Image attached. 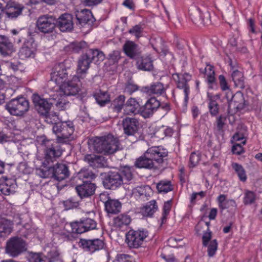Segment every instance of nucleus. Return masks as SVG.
Wrapping results in <instances>:
<instances>
[{
  "instance_id": "nucleus-1",
  "label": "nucleus",
  "mask_w": 262,
  "mask_h": 262,
  "mask_svg": "<svg viewBox=\"0 0 262 262\" xmlns=\"http://www.w3.org/2000/svg\"><path fill=\"white\" fill-rule=\"evenodd\" d=\"M167 155L166 149L160 146H153L136 160L135 165L140 168L156 169L159 168L160 164L163 162Z\"/></svg>"
},
{
  "instance_id": "nucleus-2",
  "label": "nucleus",
  "mask_w": 262,
  "mask_h": 262,
  "mask_svg": "<svg viewBox=\"0 0 262 262\" xmlns=\"http://www.w3.org/2000/svg\"><path fill=\"white\" fill-rule=\"evenodd\" d=\"M95 150L104 155H111L121 149L119 139L112 135L97 137L94 141Z\"/></svg>"
},
{
  "instance_id": "nucleus-3",
  "label": "nucleus",
  "mask_w": 262,
  "mask_h": 262,
  "mask_svg": "<svg viewBox=\"0 0 262 262\" xmlns=\"http://www.w3.org/2000/svg\"><path fill=\"white\" fill-rule=\"evenodd\" d=\"M59 143L49 139L42 140V145L45 147L43 164L50 165L61 156L63 150Z\"/></svg>"
},
{
  "instance_id": "nucleus-4",
  "label": "nucleus",
  "mask_w": 262,
  "mask_h": 262,
  "mask_svg": "<svg viewBox=\"0 0 262 262\" xmlns=\"http://www.w3.org/2000/svg\"><path fill=\"white\" fill-rule=\"evenodd\" d=\"M29 102L24 97L16 98L10 100L5 105V108L13 116H23L29 109Z\"/></svg>"
},
{
  "instance_id": "nucleus-5",
  "label": "nucleus",
  "mask_w": 262,
  "mask_h": 262,
  "mask_svg": "<svg viewBox=\"0 0 262 262\" xmlns=\"http://www.w3.org/2000/svg\"><path fill=\"white\" fill-rule=\"evenodd\" d=\"M27 249L26 241L20 237L16 236L10 237L6 243V252L15 257Z\"/></svg>"
},
{
  "instance_id": "nucleus-6",
  "label": "nucleus",
  "mask_w": 262,
  "mask_h": 262,
  "mask_svg": "<svg viewBox=\"0 0 262 262\" xmlns=\"http://www.w3.org/2000/svg\"><path fill=\"white\" fill-rule=\"evenodd\" d=\"M53 132L57 136L58 142L64 143L74 131L73 123L71 121L59 122L53 126Z\"/></svg>"
},
{
  "instance_id": "nucleus-7",
  "label": "nucleus",
  "mask_w": 262,
  "mask_h": 262,
  "mask_svg": "<svg viewBox=\"0 0 262 262\" xmlns=\"http://www.w3.org/2000/svg\"><path fill=\"white\" fill-rule=\"evenodd\" d=\"M69 226L71 230V232L77 234H81L96 228V222L90 218H83L79 221H75L70 223Z\"/></svg>"
},
{
  "instance_id": "nucleus-8",
  "label": "nucleus",
  "mask_w": 262,
  "mask_h": 262,
  "mask_svg": "<svg viewBox=\"0 0 262 262\" xmlns=\"http://www.w3.org/2000/svg\"><path fill=\"white\" fill-rule=\"evenodd\" d=\"M172 76L176 83L177 88L183 91L185 95L184 102L187 104L190 93V86L188 82L191 80L192 76L188 73H177L173 74Z\"/></svg>"
},
{
  "instance_id": "nucleus-9",
  "label": "nucleus",
  "mask_w": 262,
  "mask_h": 262,
  "mask_svg": "<svg viewBox=\"0 0 262 262\" xmlns=\"http://www.w3.org/2000/svg\"><path fill=\"white\" fill-rule=\"evenodd\" d=\"M148 236L146 230H130L126 234V242L130 248H138Z\"/></svg>"
},
{
  "instance_id": "nucleus-10",
  "label": "nucleus",
  "mask_w": 262,
  "mask_h": 262,
  "mask_svg": "<svg viewBox=\"0 0 262 262\" xmlns=\"http://www.w3.org/2000/svg\"><path fill=\"white\" fill-rule=\"evenodd\" d=\"M80 86L79 77L74 75L71 80L60 84L59 90L65 96H75L80 91Z\"/></svg>"
},
{
  "instance_id": "nucleus-11",
  "label": "nucleus",
  "mask_w": 262,
  "mask_h": 262,
  "mask_svg": "<svg viewBox=\"0 0 262 262\" xmlns=\"http://www.w3.org/2000/svg\"><path fill=\"white\" fill-rule=\"evenodd\" d=\"M70 71V69L66 67L64 62L57 63L53 68L51 74V80L58 85L61 84L67 80Z\"/></svg>"
},
{
  "instance_id": "nucleus-12",
  "label": "nucleus",
  "mask_w": 262,
  "mask_h": 262,
  "mask_svg": "<svg viewBox=\"0 0 262 262\" xmlns=\"http://www.w3.org/2000/svg\"><path fill=\"white\" fill-rule=\"evenodd\" d=\"M57 19L52 16L42 15L40 16L37 21L38 30L43 33L52 32L56 26Z\"/></svg>"
},
{
  "instance_id": "nucleus-13",
  "label": "nucleus",
  "mask_w": 262,
  "mask_h": 262,
  "mask_svg": "<svg viewBox=\"0 0 262 262\" xmlns=\"http://www.w3.org/2000/svg\"><path fill=\"white\" fill-rule=\"evenodd\" d=\"M103 185L106 189L115 190L123 184L121 176L117 171H110L105 173Z\"/></svg>"
},
{
  "instance_id": "nucleus-14",
  "label": "nucleus",
  "mask_w": 262,
  "mask_h": 262,
  "mask_svg": "<svg viewBox=\"0 0 262 262\" xmlns=\"http://www.w3.org/2000/svg\"><path fill=\"white\" fill-rule=\"evenodd\" d=\"M32 100L36 110L41 116L49 113L53 105V99H45L38 94L33 95Z\"/></svg>"
},
{
  "instance_id": "nucleus-15",
  "label": "nucleus",
  "mask_w": 262,
  "mask_h": 262,
  "mask_svg": "<svg viewBox=\"0 0 262 262\" xmlns=\"http://www.w3.org/2000/svg\"><path fill=\"white\" fill-rule=\"evenodd\" d=\"M36 52V45L34 43V38L26 40L20 48L18 55L20 59L34 58Z\"/></svg>"
},
{
  "instance_id": "nucleus-16",
  "label": "nucleus",
  "mask_w": 262,
  "mask_h": 262,
  "mask_svg": "<svg viewBox=\"0 0 262 262\" xmlns=\"http://www.w3.org/2000/svg\"><path fill=\"white\" fill-rule=\"evenodd\" d=\"M79 244L85 251L93 253L104 248V243L99 238L92 239H80Z\"/></svg>"
},
{
  "instance_id": "nucleus-17",
  "label": "nucleus",
  "mask_w": 262,
  "mask_h": 262,
  "mask_svg": "<svg viewBox=\"0 0 262 262\" xmlns=\"http://www.w3.org/2000/svg\"><path fill=\"white\" fill-rule=\"evenodd\" d=\"M96 188L95 184L88 181H84L82 184L78 185L75 187L78 195L81 199L93 195Z\"/></svg>"
},
{
  "instance_id": "nucleus-18",
  "label": "nucleus",
  "mask_w": 262,
  "mask_h": 262,
  "mask_svg": "<svg viewBox=\"0 0 262 262\" xmlns=\"http://www.w3.org/2000/svg\"><path fill=\"white\" fill-rule=\"evenodd\" d=\"M160 102L155 97H151L141 107V115L145 118H149L160 107Z\"/></svg>"
},
{
  "instance_id": "nucleus-19",
  "label": "nucleus",
  "mask_w": 262,
  "mask_h": 262,
  "mask_svg": "<svg viewBox=\"0 0 262 262\" xmlns=\"http://www.w3.org/2000/svg\"><path fill=\"white\" fill-rule=\"evenodd\" d=\"M124 133L127 136L135 135L138 131L139 122L135 118L126 117L122 121Z\"/></svg>"
},
{
  "instance_id": "nucleus-20",
  "label": "nucleus",
  "mask_w": 262,
  "mask_h": 262,
  "mask_svg": "<svg viewBox=\"0 0 262 262\" xmlns=\"http://www.w3.org/2000/svg\"><path fill=\"white\" fill-rule=\"evenodd\" d=\"M53 178L57 181H60L70 176V171L68 166L63 163H57L52 166Z\"/></svg>"
},
{
  "instance_id": "nucleus-21",
  "label": "nucleus",
  "mask_w": 262,
  "mask_h": 262,
  "mask_svg": "<svg viewBox=\"0 0 262 262\" xmlns=\"http://www.w3.org/2000/svg\"><path fill=\"white\" fill-rule=\"evenodd\" d=\"M201 73H204L206 76L208 88L209 89H216L217 88L216 80L215 78V72L214 67L207 64L204 69L200 70Z\"/></svg>"
},
{
  "instance_id": "nucleus-22",
  "label": "nucleus",
  "mask_w": 262,
  "mask_h": 262,
  "mask_svg": "<svg viewBox=\"0 0 262 262\" xmlns=\"http://www.w3.org/2000/svg\"><path fill=\"white\" fill-rule=\"evenodd\" d=\"M248 104L247 102L245 100L243 94L237 92L235 94L233 101L229 102L228 108L234 112L240 111L245 108Z\"/></svg>"
},
{
  "instance_id": "nucleus-23",
  "label": "nucleus",
  "mask_w": 262,
  "mask_h": 262,
  "mask_svg": "<svg viewBox=\"0 0 262 262\" xmlns=\"http://www.w3.org/2000/svg\"><path fill=\"white\" fill-rule=\"evenodd\" d=\"M75 16L77 20L76 24L81 26L86 24L93 23L94 19L91 11L88 9H82L80 11L77 10L75 12Z\"/></svg>"
},
{
  "instance_id": "nucleus-24",
  "label": "nucleus",
  "mask_w": 262,
  "mask_h": 262,
  "mask_svg": "<svg viewBox=\"0 0 262 262\" xmlns=\"http://www.w3.org/2000/svg\"><path fill=\"white\" fill-rule=\"evenodd\" d=\"M73 17L72 15L64 13L62 14L58 19H57L56 26L62 32L70 31L73 28Z\"/></svg>"
},
{
  "instance_id": "nucleus-25",
  "label": "nucleus",
  "mask_w": 262,
  "mask_h": 262,
  "mask_svg": "<svg viewBox=\"0 0 262 262\" xmlns=\"http://www.w3.org/2000/svg\"><path fill=\"white\" fill-rule=\"evenodd\" d=\"M16 184L12 179L2 178L0 179V191L5 195H9L15 192Z\"/></svg>"
},
{
  "instance_id": "nucleus-26",
  "label": "nucleus",
  "mask_w": 262,
  "mask_h": 262,
  "mask_svg": "<svg viewBox=\"0 0 262 262\" xmlns=\"http://www.w3.org/2000/svg\"><path fill=\"white\" fill-rule=\"evenodd\" d=\"M141 107L137 100L133 98H129L125 103L124 113L127 115L141 114Z\"/></svg>"
},
{
  "instance_id": "nucleus-27",
  "label": "nucleus",
  "mask_w": 262,
  "mask_h": 262,
  "mask_svg": "<svg viewBox=\"0 0 262 262\" xmlns=\"http://www.w3.org/2000/svg\"><path fill=\"white\" fill-rule=\"evenodd\" d=\"M24 8V7L23 5L17 3H11L8 4L5 10V14L9 18H16L21 14Z\"/></svg>"
},
{
  "instance_id": "nucleus-28",
  "label": "nucleus",
  "mask_w": 262,
  "mask_h": 262,
  "mask_svg": "<svg viewBox=\"0 0 262 262\" xmlns=\"http://www.w3.org/2000/svg\"><path fill=\"white\" fill-rule=\"evenodd\" d=\"M138 69L144 71H151L154 69L153 61L149 56L138 57L136 61Z\"/></svg>"
},
{
  "instance_id": "nucleus-29",
  "label": "nucleus",
  "mask_w": 262,
  "mask_h": 262,
  "mask_svg": "<svg viewBox=\"0 0 262 262\" xmlns=\"http://www.w3.org/2000/svg\"><path fill=\"white\" fill-rule=\"evenodd\" d=\"M85 158L90 165L93 168L104 167L107 165L105 158L102 156L90 155Z\"/></svg>"
},
{
  "instance_id": "nucleus-30",
  "label": "nucleus",
  "mask_w": 262,
  "mask_h": 262,
  "mask_svg": "<svg viewBox=\"0 0 262 262\" xmlns=\"http://www.w3.org/2000/svg\"><path fill=\"white\" fill-rule=\"evenodd\" d=\"M13 223L5 218L0 219V238H4L13 231Z\"/></svg>"
},
{
  "instance_id": "nucleus-31",
  "label": "nucleus",
  "mask_w": 262,
  "mask_h": 262,
  "mask_svg": "<svg viewBox=\"0 0 262 262\" xmlns=\"http://www.w3.org/2000/svg\"><path fill=\"white\" fill-rule=\"evenodd\" d=\"M92 62L91 58L90 57L89 53L88 51L86 52L82 55L78 62V73L81 74H85L87 70L90 68V65L91 63Z\"/></svg>"
},
{
  "instance_id": "nucleus-32",
  "label": "nucleus",
  "mask_w": 262,
  "mask_h": 262,
  "mask_svg": "<svg viewBox=\"0 0 262 262\" xmlns=\"http://www.w3.org/2000/svg\"><path fill=\"white\" fill-rule=\"evenodd\" d=\"M123 50L125 54L130 58H135L139 53L138 46L130 40L125 42L123 46Z\"/></svg>"
},
{
  "instance_id": "nucleus-33",
  "label": "nucleus",
  "mask_w": 262,
  "mask_h": 262,
  "mask_svg": "<svg viewBox=\"0 0 262 262\" xmlns=\"http://www.w3.org/2000/svg\"><path fill=\"white\" fill-rule=\"evenodd\" d=\"M13 35L14 41L17 43H20L23 40L26 41L29 38H32V33L28 30H19L13 29L11 31Z\"/></svg>"
},
{
  "instance_id": "nucleus-34",
  "label": "nucleus",
  "mask_w": 262,
  "mask_h": 262,
  "mask_svg": "<svg viewBox=\"0 0 262 262\" xmlns=\"http://www.w3.org/2000/svg\"><path fill=\"white\" fill-rule=\"evenodd\" d=\"M121 203L117 200L108 199L105 202V208L108 213L116 214L120 212Z\"/></svg>"
},
{
  "instance_id": "nucleus-35",
  "label": "nucleus",
  "mask_w": 262,
  "mask_h": 262,
  "mask_svg": "<svg viewBox=\"0 0 262 262\" xmlns=\"http://www.w3.org/2000/svg\"><path fill=\"white\" fill-rule=\"evenodd\" d=\"M14 51L13 45L4 35H0V52L4 55L9 54Z\"/></svg>"
},
{
  "instance_id": "nucleus-36",
  "label": "nucleus",
  "mask_w": 262,
  "mask_h": 262,
  "mask_svg": "<svg viewBox=\"0 0 262 262\" xmlns=\"http://www.w3.org/2000/svg\"><path fill=\"white\" fill-rule=\"evenodd\" d=\"M131 220L130 216L127 214H120L114 218L113 224L115 227L121 228L128 225Z\"/></svg>"
},
{
  "instance_id": "nucleus-37",
  "label": "nucleus",
  "mask_w": 262,
  "mask_h": 262,
  "mask_svg": "<svg viewBox=\"0 0 262 262\" xmlns=\"http://www.w3.org/2000/svg\"><path fill=\"white\" fill-rule=\"evenodd\" d=\"M157 209L158 206L156 201L151 200L141 208V213L144 216H151Z\"/></svg>"
},
{
  "instance_id": "nucleus-38",
  "label": "nucleus",
  "mask_w": 262,
  "mask_h": 262,
  "mask_svg": "<svg viewBox=\"0 0 262 262\" xmlns=\"http://www.w3.org/2000/svg\"><path fill=\"white\" fill-rule=\"evenodd\" d=\"M117 171L121 176L123 184L130 183L133 179V171L130 167L125 166Z\"/></svg>"
},
{
  "instance_id": "nucleus-39",
  "label": "nucleus",
  "mask_w": 262,
  "mask_h": 262,
  "mask_svg": "<svg viewBox=\"0 0 262 262\" xmlns=\"http://www.w3.org/2000/svg\"><path fill=\"white\" fill-rule=\"evenodd\" d=\"M231 77L235 87L241 89L245 88L243 74L241 72L238 70L234 71L232 73Z\"/></svg>"
},
{
  "instance_id": "nucleus-40",
  "label": "nucleus",
  "mask_w": 262,
  "mask_h": 262,
  "mask_svg": "<svg viewBox=\"0 0 262 262\" xmlns=\"http://www.w3.org/2000/svg\"><path fill=\"white\" fill-rule=\"evenodd\" d=\"M207 98L209 100L208 108L210 115L212 116H216L219 112V105L215 100V97L211 94L207 93Z\"/></svg>"
},
{
  "instance_id": "nucleus-41",
  "label": "nucleus",
  "mask_w": 262,
  "mask_h": 262,
  "mask_svg": "<svg viewBox=\"0 0 262 262\" xmlns=\"http://www.w3.org/2000/svg\"><path fill=\"white\" fill-rule=\"evenodd\" d=\"M86 43L85 41H74L64 47L65 51L71 53H78L85 47Z\"/></svg>"
},
{
  "instance_id": "nucleus-42",
  "label": "nucleus",
  "mask_w": 262,
  "mask_h": 262,
  "mask_svg": "<svg viewBox=\"0 0 262 262\" xmlns=\"http://www.w3.org/2000/svg\"><path fill=\"white\" fill-rule=\"evenodd\" d=\"M157 189L159 193H166L173 190V187L170 181L161 180L157 184Z\"/></svg>"
},
{
  "instance_id": "nucleus-43",
  "label": "nucleus",
  "mask_w": 262,
  "mask_h": 262,
  "mask_svg": "<svg viewBox=\"0 0 262 262\" xmlns=\"http://www.w3.org/2000/svg\"><path fill=\"white\" fill-rule=\"evenodd\" d=\"M42 167L36 170V174L42 178H53L52 166L42 164Z\"/></svg>"
},
{
  "instance_id": "nucleus-44",
  "label": "nucleus",
  "mask_w": 262,
  "mask_h": 262,
  "mask_svg": "<svg viewBox=\"0 0 262 262\" xmlns=\"http://www.w3.org/2000/svg\"><path fill=\"white\" fill-rule=\"evenodd\" d=\"M97 102L101 106L110 101V95L107 92L100 91L94 95Z\"/></svg>"
},
{
  "instance_id": "nucleus-45",
  "label": "nucleus",
  "mask_w": 262,
  "mask_h": 262,
  "mask_svg": "<svg viewBox=\"0 0 262 262\" xmlns=\"http://www.w3.org/2000/svg\"><path fill=\"white\" fill-rule=\"evenodd\" d=\"M125 97L123 95H119L113 100L111 105L114 111L119 113L122 108H124L125 105Z\"/></svg>"
},
{
  "instance_id": "nucleus-46",
  "label": "nucleus",
  "mask_w": 262,
  "mask_h": 262,
  "mask_svg": "<svg viewBox=\"0 0 262 262\" xmlns=\"http://www.w3.org/2000/svg\"><path fill=\"white\" fill-rule=\"evenodd\" d=\"M87 51L92 61H94L95 63L102 61L105 58L104 53L97 49H90Z\"/></svg>"
},
{
  "instance_id": "nucleus-47",
  "label": "nucleus",
  "mask_w": 262,
  "mask_h": 262,
  "mask_svg": "<svg viewBox=\"0 0 262 262\" xmlns=\"http://www.w3.org/2000/svg\"><path fill=\"white\" fill-rule=\"evenodd\" d=\"M165 91L163 84L161 82H156L147 88V92L153 94L162 95Z\"/></svg>"
},
{
  "instance_id": "nucleus-48",
  "label": "nucleus",
  "mask_w": 262,
  "mask_h": 262,
  "mask_svg": "<svg viewBox=\"0 0 262 262\" xmlns=\"http://www.w3.org/2000/svg\"><path fill=\"white\" fill-rule=\"evenodd\" d=\"M232 166L239 180L242 182H245L247 180V176L244 167L236 163H233Z\"/></svg>"
},
{
  "instance_id": "nucleus-49",
  "label": "nucleus",
  "mask_w": 262,
  "mask_h": 262,
  "mask_svg": "<svg viewBox=\"0 0 262 262\" xmlns=\"http://www.w3.org/2000/svg\"><path fill=\"white\" fill-rule=\"evenodd\" d=\"M67 96H61L60 98L56 100V98H53V104H55L56 106L59 110H63L66 108V105L69 104V102L66 100Z\"/></svg>"
},
{
  "instance_id": "nucleus-50",
  "label": "nucleus",
  "mask_w": 262,
  "mask_h": 262,
  "mask_svg": "<svg viewBox=\"0 0 262 262\" xmlns=\"http://www.w3.org/2000/svg\"><path fill=\"white\" fill-rule=\"evenodd\" d=\"M144 28L141 24L136 25L133 26L128 30V33L134 35L137 39H139L142 36Z\"/></svg>"
},
{
  "instance_id": "nucleus-51",
  "label": "nucleus",
  "mask_w": 262,
  "mask_h": 262,
  "mask_svg": "<svg viewBox=\"0 0 262 262\" xmlns=\"http://www.w3.org/2000/svg\"><path fill=\"white\" fill-rule=\"evenodd\" d=\"M78 176L80 179H87L94 180L96 178V175L91 170L88 169H82L78 173Z\"/></svg>"
},
{
  "instance_id": "nucleus-52",
  "label": "nucleus",
  "mask_w": 262,
  "mask_h": 262,
  "mask_svg": "<svg viewBox=\"0 0 262 262\" xmlns=\"http://www.w3.org/2000/svg\"><path fill=\"white\" fill-rule=\"evenodd\" d=\"M217 242L216 239H213L210 241L209 243L207 246L208 255L209 257L213 256L217 249Z\"/></svg>"
},
{
  "instance_id": "nucleus-53",
  "label": "nucleus",
  "mask_w": 262,
  "mask_h": 262,
  "mask_svg": "<svg viewBox=\"0 0 262 262\" xmlns=\"http://www.w3.org/2000/svg\"><path fill=\"white\" fill-rule=\"evenodd\" d=\"M196 12L192 16V20L195 24H204V15L200 8H198Z\"/></svg>"
},
{
  "instance_id": "nucleus-54",
  "label": "nucleus",
  "mask_w": 262,
  "mask_h": 262,
  "mask_svg": "<svg viewBox=\"0 0 262 262\" xmlns=\"http://www.w3.org/2000/svg\"><path fill=\"white\" fill-rule=\"evenodd\" d=\"M63 205L67 210L77 208L79 206V202L74 198H71L66 201H63Z\"/></svg>"
},
{
  "instance_id": "nucleus-55",
  "label": "nucleus",
  "mask_w": 262,
  "mask_h": 262,
  "mask_svg": "<svg viewBox=\"0 0 262 262\" xmlns=\"http://www.w3.org/2000/svg\"><path fill=\"white\" fill-rule=\"evenodd\" d=\"M42 116L45 117V121L49 124L57 123L56 121L58 119L57 115L53 112H49L47 114L43 115Z\"/></svg>"
},
{
  "instance_id": "nucleus-56",
  "label": "nucleus",
  "mask_w": 262,
  "mask_h": 262,
  "mask_svg": "<svg viewBox=\"0 0 262 262\" xmlns=\"http://www.w3.org/2000/svg\"><path fill=\"white\" fill-rule=\"evenodd\" d=\"M172 200L166 202L163 206L162 216L161 217L162 223H164L166 221V216L169 213L171 207Z\"/></svg>"
},
{
  "instance_id": "nucleus-57",
  "label": "nucleus",
  "mask_w": 262,
  "mask_h": 262,
  "mask_svg": "<svg viewBox=\"0 0 262 262\" xmlns=\"http://www.w3.org/2000/svg\"><path fill=\"white\" fill-rule=\"evenodd\" d=\"M255 195L254 193L251 191H246L245 193L244 203L245 204H251L255 201Z\"/></svg>"
},
{
  "instance_id": "nucleus-58",
  "label": "nucleus",
  "mask_w": 262,
  "mask_h": 262,
  "mask_svg": "<svg viewBox=\"0 0 262 262\" xmlns=\"http://www.w3.org/2000/svg\"><path fill=\"white\" fill-rule=\"evenodd\" d=\"M114 262H134L133 258L128 254H118Z\"/></svg>"
},
{
  "instance_id": "nucleus-59",
  "label": "nucleus",
  "mask_w": 262,
  "mask_h": 262,
  "mask_svg": "<svg viewBox=\"0 0 262 262\" xmlns=\"http://www.w3.org/2000/svg\"><path fill=\"white\" fill-rule=\"evenodd\" d=\"M120 52L119 51H114L108 55V60L111 64L117 63L120 59Z\"/></svg>"
},
{
  "instance_id": "nucleus-60",
  "label": "nucleus",
  "mask_w": 262,
  "mask_h": 262,
  "mask_svg": "<svg viewBox=\"0 0 262 262\" xmlns=\"http://www.w3.org/2000/svg\"><path fill=\"white\" fill-rule=\"evenodd\" d=\"M30 262H50V260L46 257H42L39 254L34 253L30 258Z\"/></svg>"
},
{
  "instance_id": "nucleus-61",
  "label": "nucleus",
  "mask_w": 262,
  "mask_h": 262,
  "mask_svg": "<svg viewBox=\"0 0 262 262\" xmlns=\"http://www.w3.org/2000/svg\"><path fill=\"white\" fill-rule=\"evenodd\" d=\"M200 160V157L199 155L196 154L195 152L191 154L189 158V164L191 167L195 166Z\"/></svg>"
},
{
  "instance_id": "nucleus-62",
  "label": "nucleus",
  "mask_w": 262,
  "mask_h": 262,
  "mask_svg": "<svg viewBox=\"0 0 262 262\" xmlns=\"http://www.w3.org/2000/svg\"><path fill=\"white\" fill-rule=\"evenodd\" d=\"M226 120V117L223 115H220L216 119V127L219 131H221L225 125V121Z\"/></svg>"
},
{
  "instance_id": "nucleus-63",
  "label": "nucleus",
  "mask_w": 262,
  "mask_h": 262,
  "mask_svg": "<svg viewBox=\"0 0 262 262\" xmlns=\"http://www.w3.org/2000/svg\"><path fill=\"white\" fill-rule=\"evenodd\" d=\"M219 80L222 90L227 91L229 89V86L228 85L227 80L224 75H220L219 76Z\"/></svg>"
},
{
  "instance_id": "nucleus-64",
  "label": "nucleus",
  "mask_w": 262,
  "mask_h": 262,
  "mask_svg": "<svg viewBox=\"0 0 262 262\" xmlns=\"http://www.w3.org/2000/svg\"><path fill=\"white\" fill-rule=\"evenodd\" d=\"M236 207L235 201L233 200H228L220 209L224 210L226 209H229L230 210L235 209Z\"/></svg>"
}]
</instances>
